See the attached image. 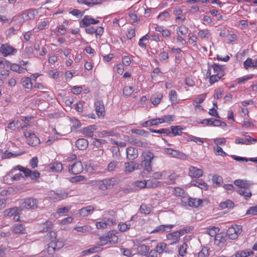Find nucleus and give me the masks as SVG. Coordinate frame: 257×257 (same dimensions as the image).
Instances as JSON below:
<instances>
[{
  "label": "nucleus",
  "mask_w": 257,
  "mask_h": 257,
  "mask_svg": "<svg viewBox=\"0 0 257 257\" xmlns=\"http://www.w3.org/2000/svg\"><path fill=\"white\" fill-rule=\"evenodd\" d=\"M163 94L161 93L157 92L151 96V101L154 105H157L160 103Z\"/></svg>",
  "instance_id": "obj_25"
},
{
  "label": "nucleus",
  "mask_w": 257,
  "mask_h": 257,
  "mask_svg": "<svg viewBox=\"0 0 257 257\" xmlns=\"http://www.w3.org/2000/svg\"><path fill=\"white\" fill-rule=\"evenodd\" d=\"M94 106L97 115L98 116H104L105 111L103 102L101 100H97L94 103Z\"/></svg>",
  "instance_id": "obj_16"
},
{
  "label": "nucleus",
  "mask_w": 257,
  "mask_h": 257,
  "mask_svg": "<svg viewBox=\"0 0 257 257\" xmlns=\"http://www.w3.org/2000/svg\"><path fill=\"white\" fill-rule=\"evenodd\" d=\"M198 35L201 39L206 38L208 39L211 36V34L209 31L207 29L206 30H199Z\"/></svg>",
  "instance_id": "obj_33"
},
{
  "label": "nucleus",
  "mask_w": 257,
  "mask_h": 257,
  "mask_svg": "<svg viewBox=\"0 0 257 257\" xmlns=\"http://www.w3.org/2000/svg\"><path fill=\"white\" fill-rule=\"evenodd\" d=\"M49 167L52 172H60L63 168L62 164L57 161L50 164Z\"/></svg>",
  "instance_id": "obj_28"
},
{
  "label": "nucleus",
  "mask_w": 257,
  "mask_h": 257,
  "mask_svg": "<svg viewBox=\"0 0 257 257\" xmlns=\"http://www.w3.org/2000/svg\"><path fill=\"white\" fill-rule=\"evenodd\" d=\"M37 199L30 197L24 199L23 206L26 209H35L39 207Z\"/></svg>",
  "instance_id": "obj_9"
},
{
  "label": "nucleus",
  "mask_w": 257,
  "mask_h": 257,
  "mask_svg": "<svg viewBox=\"0 0 257 257\" xmlns=\"http://www.w3.org/2000/svg\"><path fill=\"white\" fill-rule=\"evenodd\" d=\"M253 252L251 250L245 251V250H241L236 252L235 256L236 257H247L250 254H253Z\"/></svg>",
  "instance_id": "obj_47"
},
{
  "label": "nucleus",
  "mask_w": 257,
  "mask_h": 257,
  "mask_svg": "<svg viewBox=\"0 0 257 257\" xmlns=\"http://www.w3.org/2000/svg\"><path fill=\"white\" fill-rule=\"evenodd\" d=\"M53 224L51 221H46L41 226V231L43 232L48 231L52 228Z\"/></svg>",
  "instance_id": "obj_48"
},
{
  "label": "nucleus",
  "mask_w": 257,
  "mask_h": 257,
  "mask_svg": "<svg viewBox=\"0 0 257 257\" xmlns=\"http://www.w3.org/2000/svg\"><path fill=\"white\" fill-rule=\"evenodd\" d=\"M166 246L167 244L166 243L164 242H159L156 246L155 250L158 253L161 254L164 251Z\"/></svg>",
  "instance_id": "obj_42"
},
{
  "label": "nucleus",
  "mask_w": 257,
  "mask_h": 257,
  "mask_svg": "<svg viewBox=\"0 0 257 257\" xmlns=\"http://www.w3.org/2000/svg\"><path fill=\"white\" fill-rule=\"evenodd\" d=\"M147 182L146 181H136L132 184L130 188V191H137L146 187Z\"/></svg>",
  "instance_id": "obj_14"
},
{
  "label": "nucleus",
  "mask_w": 257,
  "mask_h": 257,
  "mask_svg": "<svg viewBox=\"0 0 257 257\" xmlns=\"http://www.w3.org/2000/svg\"><path fill=\"white\" fill-rule=\"evenodd\" d=\"M103 221H105L106 226H111L116 223V219L115 218H110L109 217L105 216L103 218Z\"/></svg>",
  "instance_id": "obj_41"
},
{
  "label": "nucleus",
  "mask_w": 257,
  "mask_h": 257,
  "mask_svg": "<svg viewBox=\"0 0 257 257\" xmlns=\"http://www.w3.org/2000/svg\"><path fill=\"white\" fill-rule=\"evenodd\" d=\"M180 235L178 231L170 233L167 235V237L168 239H173V241L172 244L177 243L180 239Z\"/></svg>",
  "instance_id": "obj_27"
},
{
  "label": "nucleus",
  "mask_w": 257,
  "mask_h": 257,
  "mask_svg": "<svg viewBox=\"0 0 257 257\" xmlns=\"http://www.w3.org/2000/svg\"><path fill=\"white\" fill-rule=\"evenodd\" d=\"M206 96V94L202 93L200 95V97L199 98H197L194 100V102L197 104H200L203 102Z\"/></svg>",
  "instance_id": "obj_64"
},
{
  "label": "nucleus",
  "mask_w": 257,
  "mask_h": 257,
  "mask_svg": "<svg viewBox=\"0 0 257 257\" xmlns=\"http://www.w3.org/2000/svg\"><path fill=\"white\" fill-rule=\"evenodd\" d=\"M77 2L79 4H85L88 7H92L94 5L93 0H77Z\"/></svg>",
  "instance_id": "obj_61"
},
{
  "label": "nucleus",
  "mask_w": 257,
  "mask_h": 257,
  "mask_svg": "<svg viewBox=\"0 0 257 257\" xmlns=\"http://www.w3.org/2000/svg\"><path fill=\"white\" fill-rule=\"evenodd\" d=\"M244 68L247 70L249 68L257 69V57L254 60L250 58H247L243 63Z\"/></svg>",
  "instance_id": "obj_15"
},
{
  "label": "nucleus",
  "mask_w": 257,
  "mask_h": 257,
  "mask_svg": "<svg viewBox=\"0 0 257 257\" xmlns=\"http://www.w3.org/2000/svg\"><path fill=\"white\" fill-rule=\"evenodd\" d=\"M234 203L230 200H227L226 201L221 202L219 206L222 209H225L226 208H231L234 207Z\"/></svg>",
  "instance_id": "obj_40"
},
{
  "label": "nucleus",
  "mask_w": 257,
  "mask_h": 257,
  "mask_svg": "<svg viewBox=\"0 0 257 257\" xmlns=\"http://www.w3.org/2000/svg\"><path fill=\"white\" fill-rule=\"evenodd\" d=\"M177 33L178 35L185 37L188 33V29L185 25H182L178 27Z\"/></svg>",
  "instance_id": "obj_30"
},
{
  "label": "nucleus",
  "mask_w": 257,
  "mask_h": 257,
  "mask_svg": "<svg viewBox=\"0 0 257 257\" xmlns=\"http://www.w3.org/2000/svg\"><path fill=\"white\" fill-rule=\"evenodd\" d=\"M154 158L153 153L149 151L144 155L143 160L140 166L143 168V171L140 175L143 178L147 177L153 171L152 161Z\"/></svg>",
  "instance_id": "obj_1"
},
{
  "label": "nucleus",
  "mask_w": 257,
  "mask_h": 257,
  "mask_svg": "<svg viewBox=\"0 0 257 257\" xmlns=\"http://www.w3.org/2000/svg\"><path fill=\"white\" fill-rule=\"evenodd\" d=\"M242 231V226L240 225H235L228 228L226 232L227 237L230 239H235L237 238L238 235Z\"/></svg>",
  "instance_id": "obj_5"
},
{
  "label": "nucleus",
  "mask_w": 257,
  "mask_h": 257,
  "mask_svg": "<svg viewBox=\"0 0 257 257\" xmlns=\"http://www.w3.org/2000/svg\"><path fill=\"white\" fill-rule=\"evenodd\" d=\"M140 210L142 213L149 214L152 210V207L150 205L143 204L141 205Z\"/></svg>",
  "instance_id": "obj_36"
},
{
  "label": "nucleus",
  "mask_w": 257,
  "mask_h": 257,
  "mask_svg": "<svg viewBox=\"0 0 257 257\" xmlns=\"http://www.w3.org/2000/svg\"><path fill=\"white\" fill-rule=\"evenodd\" d=\"M156 123H157L156 120H155V118H154V119H150V120L145 121L144 122H143L142 124V125L143 126L146 127L148 125L152 126V125H157Z\"/></svg>",
  "instance_id": "obj_59"
},
{
  "label": "nucleus",
  "mask_w": 257,
  "mask_h": 257,
  "mask_svg": "<svg viewBox=\"0 0 257 257\" xmlns=\"http://www.w3.org/2000/svg\"><path fill=\"white\" fill-rule=\"evenodd\" d=\"M63 245V241L60 240L54 241V239H52L51 242L48 244V251L50 252L54 250H58L62 248Z\"/></svg>",
  "instance_id": "obj_12"
},
{
  "label": "nucleus",
  "mask_w": 257,
  "mask_h": 257,
  "mask_svg": "<svg viewBox=\"0 0 257 257\" xmlns=\"http://www.w3.org/2000/svg\"><path fill=\"white\" fill-rule=\"evenodd\" d=\"M70 14L74 16H83L84 15V12L82 11H80L77 9H74L72 11L69 12Z\"/></svg>",
  "instance_id": "obj_62"
},
{
  "label": "nucleus",
  "mask_w": 257,
  "mask_h": 257,
  "mask_svg": "<svg viewBox=\"0 0 257 257\" xmlns=\"http://www.w3.org/2000/svg\"><path fill=\"white\" fill-rule=\"evenodd\" d=\"M83 170L82 163L80 161L76 162L72 164L69 168V172L74 175L81 173Z\"/></svg>",
  "instance_id": "obj_10"
},
{
  "label": "nucleus",
  "mask_w": 257,
  "mask_h": 257,
  "mask_svg": "<svg viewBox=\"0 0 257 257\" xmlns=\"http://www.w3.org/2000/svg\"><path fill=\"white\" fill-rule=\"evenodd\" d=\"M191 184L205 190H206L208 189V185L207 183L202 179L193 180L191 182Z\"/></svg>",
  "instance_id": "obj_20"
},
{
  "label": "nucleus",
  "mask_w": 257,
  "mask_h": 257,
  "mask_svg": "<svg viewBox=\"0 0 257 257\" xmlns=\"http://www.w3.org/2000/svg\"><path fill=\"white\" fill-rule=\"evenodd\" d=\"M214 153L216 155L225 157L227 154L219 146H216L213 148Z\"/></svg>",
  "instance_id": "obj_44"
},
{
  "label": "nucleus",
  "mask_w": 257,
  "mask_h": 257,
  "mask_svg": "<svg viewBox=\"0 0 257 257\" xmlns=\"http://www.w3.org/2000/svg\"><path fill=\"white\" fill-rule=\"evenodd\" d=\"M21 209L19 208L15 207L10 209H7L4 211V215L9 217L13 216V220L14 221H18L20 220V214L21 213Z\"/></svg>",
  "instance_id": "obj_6"
},
{
  "label": "nucleus",
  "mask_w": 257,
  "mask_h": 257,
  "mask_svg": "<svg viewBox=\"0 0 257 257\" xmlns=\"http://www.w3.org/2000/svg\"><path fill=\"white\" fill-rule=\"evenodd\" d=\"M118 183V180L116 178H107L102 180L96 181L94 185L102 191L110 189Z\"/></svg>",
  "instance_id": "obj_3"
},
{
  "label": "nucleus",
  "mask_w": 257,
  "mask_h": 257,
  "mask_svg": "<svg viewBox=\"0 0 257 257\" xmlns=\"http://www.w3.org/2000/svg\"><path fill=\"white\" fill-rule=\"evenodd\" d=\"M211 67L213 68L214 73L218 74L220 77H223L225 75V67L223 65H220L216 63H214L211 65Z\"/></svg>",
  "instance_id": "obj_17"
},
{
  "label": "nucleus",
  "mask_w": 257,
  "mask_h": 257,
  "mask_svg": "<svg viewBox=\"0 0 257 257\" xmlns=\"http://www.w3.org/2000/svg\"><path fill=\"white\" fill-rule=\"evenodd\" d=\"M98 20H95L91 17L90 19L88 17H84V18L80 21L79 25L80 27H83L84 26L88 27L90 24H95L98 23Z\"/></svg>",
  "instance_id": "obj_19"
},
{
  "label": "nucleus",
  "mask_w": 257,
  "mask_h": 257,
  "mask_svg": "<svg viewBox=\"0 0 257 257\" xmlns=\"http://www.w3.org/2000/svg\"><path fill=\"white\" fill-rule=\"evenodd\" d=\"M13 230L16 233H25V229L24 226L21 224H17L13 227Z\"/></svg>",
  "instance_id": "obj_34"
},
{
  "label": "nucleus",
  "mask_w": 257,
  "mask_h": 257,
  "mask_svg": "<svg viewBox=\"0 0 257 257\" xmlns=\"http://www.w3.org/2000/svg\"><path fill=\"white\" fill-rule=\"evenodd\" d=\"M219 231V228L215 227V226H210L207 228V232L208 234H209L211 236L216 237V236L217 235V232Z\"/></svg>",
  "instance_id": "obj_37"
},
{
  "label": "nucleus",
  "mask_w": 257,
  "mask_h": 257,
  "mask_svg": "<svg viewBox=\"0 0 257 257\" xmlns=\"http://www.w3.org/2000/svg\"><path fill=\"white\" fill-rule=\"evenodd\" d=\"M131 132L133 133L144 136V137H148L149 135V132H147L144 130H141V129H132L131 130Z\"/></svg>",
  "instance_id": "obj_50"
},
{
  "label": "nucleus",
  "mask_w": 257,
  "mask_h": 257,
  "mask_svg": "<svg viewBox=\"0 0 257 257\" xmlns=\"http://www.w3.org/2000/svg\"><path fill=\"white\" fill-rule=\"evenodd\" d=\"M99 239L100 242L97 243V245L99 246H102L109 243V236H108L107 234L100 237Z\"/></svg>",
  "instance_id": "obj_49"
},
{
  "label": "nucleus",
  "mask_w": 257,
  "mask_h": 257,
  "mask_svg": "<svg viewBox=\"0 0 257 257\" xmlns=\"http://www.w3.org/2000/svg\"><path fill=\"white\" fill-rule=\"evenodd\" d=\"M253 75L250 74L239 78L236 80V81H237L238 84L244 83L247 80L251 79Z\"/></svg>",
  "instance_id": "obj_53"
},
{
  "label": "nucleus",
  "mask_w": 257,
  "mask_h": 257,
  "mask_svg": "<svg viewBox=\"0 0 257 257\" xmlns=\"http://www.w3.org/2000/svg\"><path fill=\"white\" fill-rule=\"evenodd\" d=\"M246 214H250L252 215H257V205L254 206L250 207L246 211Z\"/></svg>",
  "instance_id": "obj_58"
},
{
  "label": "nucleus",
  "mask_w": 257,
  "mask_h": 257,
  "mask_svg": "<svg viewBox=\"0 0 257 257\" xmlns=\"http://www.w3.org/2000/svg\"><path fill=\"white\" fill-rule=\"evenodd\" d=\"M233 183L239 188V189L236 190L239 195L243 196L246 200L250 198L251 193L248 190L250 184L247 181L237 179L235 180Z\"/></svg>",
  "instance_id": "obj_2"
},
{
  "label": "nucleus",
  "mask_w": 257,
  "mask_h": 257,
  "mask_svg": "<svg viewBox=\"0 0 257 257\" xmlns=\"http://www.w3.org/2000/svg\"><path fill=\"white\" fill-rule=\"evenodd\" d=\"M140 165L136 161L130 162V173L139 169Z\"/></svg>",
  "instance_id": "obj_52"
},
{
  "label": "nucleus",
  "mask_w": 257,
  "mask_h": 257,
  "mask_svg": "<svg viewBox=\"0 0 257 257\" xmlns=\"http://www.w3.org/2000/svg\"><path fill=\"white\" fill-rule=\"evenodd\" d=\"M228 237L226 233H218L215 238L216 240L219 241V243H224Z\"/></svg>",
  "instance_id": "obj_43"
},
{
  "label": "nucleus",
  "mask_w": 257,
  "mask_h": 257,
  "mask_svg": "<svg viewBox=\"0 0 257 257\" xmlns=\"http://www.w3.org/2000/svg\"><path fill=\"white\" fill-rule=\"evenodd\" d=\"M168 58V53L165 51H163L159 54V58L161 61L166 60Z\"/></svg>",
  "instance_id": "obj_63"
},
{
  "label": "nucleus",
  "mask_w": 257,
  "mask_h": 257,
  "mask_svg": "<svg viewBox=\"0 0 257 257\" xmlns=\"http://www.w3.org/2000/svg\"><path fill=\"white\" fill-rule=\"evenodd\" d=\"M174 193L177 196L183 197L185 195L184 190L180 187H175L174 189Z\"/></svg>",
  "instance_id": "obj_56"
},
{
  "label": "nucleus",
  "mask_w": 257,
  "mask_h": 257,
  "mask_svg": "<svg viewBox=\"0 0 257 257\" xmlns=\"http://www.w3.org/2000/svg\"><path fill=\"white\" fill-rule=\"evenodd\" d=\"M222 78V77H220V76L218 75V74L212 75V76H210V78H209V83L210 84L212 85L215 82L218 81Z\"/></svg>",
  "instance_id": "obj_55"
},
{
  "label": "nucleus",
  "mask_w": 257,
  "mask_h": 257,
  "mask_svg": "<svg viewBox=\"0 0 257 257\" xmlns=\"http://www.w3.org/2000/svg\"><path fill=\"white\" fill-rule=\"evenodd\" d=\"M193 228H194L193 226H186L178 230V231L179 232V233L180 234V236H182L185 234L189 232L190 231L192 230Z\"/></svg>",
  "instance_id": "obj_54"
},
{
  "label": "nucleus",
  "mask_w": 257,
  "mask_h": 257,
  "mask_svg": "<svg viewBox=\"0 0 257 257\" xmlns=\"http://www.w3.org/2000/svg\"><path fill=\"white\" fill-rule=\"evenodd\" d=\"M96 130V126L95 125H92L87 127H83L82 129V132L86 136L89 137H92L93 135V132Z\"/></svg>",
  "instance_id": "obj_21"
},
{
  "label": "nucleus",
  "mask_w": 257,
  "mask_h": 257,
  "mask_svg": "<svg viewBox=\"0 0 257 257\" xmlns=\"http://www.w3.org/2000/svg\"><path fill=\"white\" fill-rule=\"evenodd\" d=\"M38 15V11L36 9H30L23 12L22 16H35Z\"/></svg>",
  "instance_id": "obj_39"
},
{
  "label": "nucleus",
  "mask_w": 257,
  "mask_h": 257,
  "mask_svg": "<svg viewBox=\"0 0 257 257\" xmlns=\"http://www.w3.org/2000/svg\"><path fill=\"white\" fill-rule=\"evenodd\" d=\"M203 203V201L201 199L197 200L195 198L189 197L188 205L190 207L197 208Z\"/></svg>",
  "instance_id": "obj_26"
},
{
  "label": "nucleus",
  "mask_w": 257,
  "mask_h": 257,
  "mask_svg": "<svg viewBox=\"0 0 257 257\" xmlns=\"http://www.w3.org/2000/svg\"><path fill=\"white\" fill-rule=\"evenodd\" d=\"M187 244L186 243H183L179 248V254L181 256H183L186 253L187 248Z\"/></svg>",
  "instance_id": "obj_57"
},
{
  "label": "nucleus",
  "mask_w": 257,
  "mask_h": 257,
  "mask_svg": "<svg viewBox=\"0 0 257 257\" xmlns=\"http://www.w3.org/2000/svg\"><path fill=\"white\" fill-rule=\"evenodd\" d=\"M94 210V208L91 206H88L86 207L83 208L79 210L80 215L82 216H86L91 214Z\"/></svg>",
  "instance_id": "obj_29"
},
{
  "label": "nucleus",
  "mask_w": 257,
  "mask_h": 257,
  "mask_svg": "<svg viewBox=\"0 0 257 257\" xmlns=\"http://www.w3.org/2000/svg\"><path fill=\"white\" fill-rule=\"evenodd\" d=\"M137 253L141 255H147L149 252L150 247L144 244L137 247Z\"/></svg>",
  "instance_id": "obj_24"
},
{
  "label": "nucleus",
  "mask_w": 257,
  "mask_h": 257,
  "mask_svg": "<svg viewBox=\"0 0 257 257\" xmlns=\"http://www.w3.org/2000/svg\"><path fill=\"white\" fill-rule=\"evenodd\" d=\"M0 51L4 56L6 57L9 55H14L17 52V50L9 44L6 43L2 45Z\"/></svg>",
  "instance_id": "obj_7"
},
{
  "label": "nucleus",
  "mask_w": 257,
  "mask_h": 257,
  "mask_svg": "<svg viewBox=\"0 0 257 257\" xmlns=\"http://www.w3.org/2000/svg\"><path fill=\"white\" fill-rule=\"evenodd\" d=\"M138 157L137 149L130 147V160H134Z\"/></svg>",
  "instance_id": "obj_46"
},
{
  "label": "nucleus",
  "mask_w": 257,
  "mask_h": 257,
  "mask_svg": "<svg viewBox=\"0 0 257 257\" xmlns=\"http://www.w3.org/2000/svg\"><path fill=\"white\" fill-rule=\"evenodd\" d=\"M165 151L167 154L171 155L173 157L179 158L182 160L186 159V155L179 151L173 150L171 148H166L165 149Z\"/></svg>",
  "instance_id": "obj_11"
},
{
  "label": "nucleus",
  "mask_w": 257,
  "mask_h": 257,
  "mask_svg": "<svg viewBox=\"0 0 257 257\" xmlns=\"http://www.w3.org/2000/svg\"><path fill=\"white\" fill-rule=\"evenodd\" d=\"M169 99L172 103L177 102V94L175 90H171L169 94Z\"/></svg>",
  "instance_id": "obj_45"
},
{
  "label": "nucleus",
  "mask_w": 257,
  "mask_h": 257,
  "mask_svg": "<svg viewBox=\"0 0 257 257\" xmlns=\"http://www.w3.org/2000/svg\"><path fill=\"white\" fill-rule=\"evenodd\" d=\"M24 135L27 139L28 144L31 146H35L40 143V139L34 133L25 132Z\"/></svg>",
  "instance_id": "obj_8"
},
{
  "label": "nucleus",
  "mask_w": 257,
  "mask_h": 257,
  "mask_svg": "<svg viewBox=\"0 0 257 257\" xmlns=\"http://www.w3.org/2000/svg\"><path fill=\"white\" fill-rule=\"evenodd\" d=\"M117 162L114 161H112L109 163L107 167V170L109 172H111L114 171L115 169L117 167Z\"/></svg>",
  "instance_id": "obj_60"
},
{
  "label": "nucleus",
  "mask_w": 257,
  "mask_h": 257,
  "mask_svg": "<svg viewBox=\"0 0 257 257\" xmlns=\"http://www.w3.org/2000/svg\"><path fill=\"white\" fill-rule=\"evenodd\" d=\"M21 83L23 87L26 88L30 89L32 87L31 79L29 77H25L21 80Z\"/></svg>",
  "instance_id": "obj_31"
},
{
  "label": "nucleus",
  "mask_w": 257,
  "mask_h": 257,
  "mask_svg": "<svg viewBox=\"0 0 257 257\" xmlns=\"http://www.w3.org/2000/svg\"><path fill=\"white\" fill-rule=\"evenodd\" d=\"M74 229L82 233H87L90 231V228L87 225L76 226Z\"/></svg>",
  "instance_id": "obj_51"
},
{
  "label": "nucleus",
  "mask_w": 257,
  "mask_h": 257,
  "mask_svg": "<svg viewBox=\"0 0 257 257\" xmlns=\"http://www.w3.org/2000/svg\"><path fill=\"white\" fill-rule=\"evenodd\" d=\"M88 145V142L85 139H79L76 142V147L81 150H85Z\"/></svg>",
  "instance_id": "obj_22"
},
{
  "label": "nucleus",
  "mask_w": 257,
  "mask_h": 257,
  "mask_svg": "<svg viewBox=\"0 0 257 257\" xmlns=\"http://www.w3.org/2000/svg\"><path fill=\"white\" fill-rule=\"evenodd\" d=\"M222 20V17H203V21L205 25L208 24L214 27L219 26L220 24L218 21Z\"/></svg>",
  "instance_id": "obj_13"
},
{
  "label": "nucleus",
  "mask_w": 257,
  "mask_h": 257,
  "mask_svg": "<svg viewBox=\"0 0 257 257\" xmlns=\"http://www.w3.org/2000/svg\"><path fill=\"white\" fill-rule=\"evenodd\" d=\"M212 180L213 184L215 185L216 186H220L223 183L222 177L217 175H214Z\"/></svg>",
  "instance_id": "obj_38"
},
{
  "label": "nucleus",
  "mask_w": 257,
  "mask_h": 257,
  "mask_svg": "<svg viewBox=\"0 0 257 257\" xmlns=\"http://www.w3.org/2000/svg\"><path fill=\"white\" fill-rule=\"evenodd\" d=\"M189 174L192 178H199L203 175V171L200 169L191 166L189 168Z\"/></svg>",
  "instance_id": "obj_18"
},
{
  "label": "nucleus",
  "mask_w": 257,
  "mask_h": 257,
  "mask_svg": "<svg viewBox=\"0 0 257 257\" xmlns=\"http://www.w3.org/2000/svg\"><path fill=\"white\" fill-rule=\"evenodd\" d=\"M116 232L114 231H110L107 233L108 236H109V243H117L118 238L115 234Z\"/></svg>",
  "instance_id": "obj_32"
},
{
  "label": "nucleus",
  "mask_w": 257,
  "mask_h": 257,
  "mask_svg": "<svg viewBox=\"0 0 257 257\" xmlns=\"http://www.w3.org/2000/svg\"><path fill=\"white\" fill-rule=\"evenodd\" d=\"M170 136H176L181 135L182 133L183 127L180 125H172L170 127Z\"/></svg>",
  "instance_id": "obj_23"
},
{
  "label": "nucleus",
  "mask_w": 257,
  "mask_h": 257,
  "mask_svg": "<svg viewBox=\"0 0 257 257\" xmlns=\"http://www.w3.org/2000/svg\"><path fill=\"white\" fill-rule=\"evenodd\" d=\"M19 169L20 171L23 172L26 177H29L32 180H36L39 178L40 173L37 171H32L31 170L24 168L20 165L14 167L7 174V176H10L14 173V171L16 169Z\"/></svg>",
  "instance_id": "obj_4"
},
{
  "label": "nucleus",
  "mask_w": 257,
  "mask_h": 257,
  "mask_svg": "<svg viewBox=\"0 0 257 257\" xmlns=\"http://www.w3.org/2000/svg\"><path fill=\"white\" fill-rule=\"evenodd\" d=\"M54 196L53 197L54 199L56 200H60L64 199L68 197V193L65 192H53Z\"/></svg>",
  "instance_id": "obj_35"
}]
</instances>
